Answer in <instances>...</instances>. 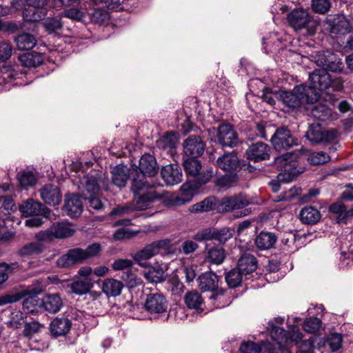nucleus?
Wrapping results in <instances>:
<instances>
[{
    "label": "nucleus",
    "instance_id": "f257e3e1",
    "mask_svg": "<svg viewBox=\"0 0 353 353\" xmlns=\"http://www.w3.org/2000/svg\"><path fill=\"white\" fill-rule=\"evenodd\" d=\"M132 190L134 194L133 203L114 208L111 212L112 215H122L133 210H145L159 198L154 187L149 185L147 181L142 179L138 181L137 179H132Z\"/></svg>",
    "mask_w": 353,
    "mask_h": 353
},
{
    "label": "nucleus",
    "instance_id": "f03ea898",
    "mask_svg": "<svg viewBox=\"0 0 353 353\" xmlns=\"http://www.w3.org/2000/svg\"><path fill=\"white\" fill-rule=\"evenodd\" d=\"M296 158V156L292 152H288L275 158L274 165L281 172L278 174L277 181L273 180L270 183L273 192H276L279 190L281 182L288 183L292 181L303 172L302 170H298L295 168L296 162L294 159Z\"/></svg>",
    "mask_w": 353,
    "mask_h": 353
},
{
    "label": "nucleus",
    "instance_id": "7ed1b4c3",
    "mask_svg": "<svg viewBox=\"0 0 353 353\" xmlns=\"http://www.w3.org/2000/svg\"><path fill=\"white\" fill-rule=\"evenodd\" d=\"M279 97L289 108H296L302 104H313L319 99V93L307 85L301 84L296 86L292 92H282Z\"/></svg>",
    "mask_w": 353,
    "mask_h": 353
},
{
    "label": "nucleus",
    "instance_id": "20e7f679",
    "mask_svg": "<svg viewBox=\"0 0 353 353\" xmlns=\"http://www.w3.org/2000/svg\"><path fill=\"white\" fill-rule=\"evenodd\" d=\"M270 325L272 328L271 336L278 345V352L273 353H291L288 346L293 343L297 344L302 339V334L297 325L290 326L288 332L272 323H270Z\"/></svg>",
    "mask_w": 353,
    "mask_h": 353
},
{
    "label": "nucleus",
    "instance_id": "39448f33",
    "mask_svg": "<svg viewBox=\"0 0 353 353\" xmlns=\"http://www.w3.org/2000/svg\"><path fill=\"white\" fill-rule=\"evenodd\" d=\"M76 232L74 226L68 221L57 222L48 229L42 230L35 234L39 241H51L54 239H66L74 235Z\"/></svg>",
    "mask_w": 353,
    "mask_h": 353
},
{
    "label": "nucleus",
    "instance_id": "423d86ee",
    "mask_svg": "<svg viewBox=\"0 0 353 353\" xmlns=\"http://www.w3.org/2000/svg\"><path fill=\"white\" fill-rule=\"evenodd\" d=\"M250 203L249 199L243 194L225 196L221 199L220 205L222 212H236V218L245 216L250 213L248 209H245Z\"/></svg>",
    "mask_w": 353,
    "mask_h": 353
},
{
    "label": "nucleus",
    "instance_id": "0eeeda50",
    "mask_svg": "<svg viewBox=\"0 0 353 353\" xmlns=\"http://www.w3.org/2000/svg\"><path fill=\"white\" fill-rule=\"evenodd\" d=\"M144 307L150 314L167 316L168 302L165 296L159 292L150 293L146 296Z\"/></svg>",
    "mask_w": 353,
    "mask_h": 353
},
{
    "label": "nucleus",
    "instance_id": "6e6552de",
    "mask_svg": "<svg viewBox=\"0 0 353 353\" xmlns=\"http://www.w3.org/2000/svg\"><path fill=\"white\" fill-rule=\"evenodd\" d=\"M19 210L24 216H43L49 219H55V217H52L49 208L32 199L23 201L19 205Z\"/></svg>",
    "mask_w": 353,
    "mask_h": 353
},
{
    "label": "nucleus",
    "instance_id": "1a4fd4ad",
    "mask_svg": "<svg viewBox=\"0 0 353 353\" xmlns=\"http://www.w3.org/2000/svg\"><path fill=\"white\" fill-rule=\"evenodd\" d=\"M271 143L276 150L281 151L296 145V140L292 137L288 129L280 128L272 135Z\"/></svg>",
    "mask_w": 353,
    "mask_h": 353
},
{
    "label": "nucleus",
    "instance_id": "9d476101",
    "mask_svg": "<svg viewBox=\"0 0 353 353\" xmlns=\"http://www.w3.org/2000/svg\"><path fill=\"white\" fill-rule=\"evenodd\" d=\"M335 130H324L319 123H312L306 133V137L313 143L328 142L337 137Z\"/></svg>",
    "mask_w": 353,
    "mask_h": 353
},
{
    "label": "nucleus",
    "instance_id": "9b49d317",
    "mask_svg": "<svg viewBox=\"0 0 353 353\" xmlns=\"http://www.w3.org/2000/svg\"><path fill=\"white\" fill-rule=\"evenodd\" d=\"M168 245L166 241H159L153 242L145 246L142 250L137 252L132 255L134 260L141 266L147 265L145 261L151 259L159 252V249Z\"/></svg>",
    "mask_w": 353,
    "mask_h": 353
},
{
    "label": "nucleus",
    "instance_id": "f8f14e48",
    "mask_svg": "<svg viewBox=\"0 0 353 353\" xmlns=\"http://www.w3.org/2000/svg\"><path fill=\"white\" fill-rule=\"evenodd\" d=\"M311 85L307 88L314 89L319 93L320 91L325 90L331 85V75L323 68L316 69L310 74Z\"/></svg>",
    "mask_w": 353,
    "mask_h": 353
},
{
    "label": "nucleus",
    "instance_id": "ddd939ff",
    "mask_svg": "<svg viewBox=\"0 0 353 353\" xmlns=\"http://www.w3.org/2000/svg\"><path fill=\"white\" fill-rule=\"evenodd\" d=\"M325 28L333 34H346L350 32V21L343 14L329 16L325 21Z\"/></svg>",
    "mask_w": 353,
    "mask_h": 353
},
{
    "label": "nucleus",
    "instance_id": "4468645a",
    "mask_svg": "<svg viewBox=\"0 0 353 353\" xmlns=\"http://www.w3.org/2000/svg\"><path fill=\"white\" fill-rule=\"evenodd\" d=\"M139 168L141 173L137 174V177H133V179H137L138 181L140 179L146 181L145 176H153L157 173L159 169L155 158L149 154H145L141 157Z\"/></svg>",
    "mask_w": 353,
    "mask_h": 353
},
{
    "label": "nucleus",
    "instance_id": "2eb2a0df",
    "mask_svg": "<svg viewBox=\"0 0 353 353\" xmlns=\"http://www.w3.org/2000/svg\"><path fill=\"white\" fill-rule=\"evenodd\" d=\"M270 147L263 142H256L250 145L246 150L247 158L254 162L268 159Z\"/></svg>",
    "mask_w": 353,
    "mask_h": 353
},
{
    "label": "nucleus",
    "instance_id": "dca6fc26",
    "mask_svg": "<svg viewBox=\"0 0 353 353\" xmlns=\"http://www.w3.org/2000/svg\"><path fill=\"white\" fill-rule=\"evenodd\" d=\"M216 137L219 143L223 146L232 147L237 143V134L230 124L220 125L217 129Z\"/></svg>",
    "mask_w": 353,
    "mask_h": 353
},
{
    "label": "nucleus",
    "instance_id": "f3484780",
    "mask_svg": "<svg viewBox=\"0 0 353 353\" xmlns=\"http://www.w3.org/2000/svg\"><path fill=\"white\" fill-rule=\"evenodd\" d=\"M85 260L86 259L83 249L74 248L59 257L57 261V264L60 268H69Z\"/></svg>",
    "mask_w": 353,
    "mask_h": 353
},
{
    "label": "nucleus",
    "instance_id": "a211bd4d",
    "mask_svg": "<svg viewBox=\"0 0 353 353\" xmlns=\"http://www.w3.org/2000/svg\"><path fill=\"white\" fill-rule=\"evenodd\" d=\"M83 196L74 194H68L65 195L64 210L67 215L71 217H78L83 212L82 199Z\"/></svg>",
    "mask_w": 353,
    "mask_h": 353
},
{
    "label": "nucleus",
    "instance_id": "6ab92c4d",
    "mask_svg": "<svg viewBox=\"0 0 353 353\" xmlns=\"http://www.w3.org/2000/svg\"><path fill=\"white\" fill-rule=\"evenodd\" d=\"M39 193L41 199L50 205H59L61 201V190L54 184L45 185L40 189Z\"/></svg>",
    "mask_w": 353,
    "mask_h": 353
},
{
    "label": "nucleus",
    "instance_id": "aec40b11",
    "mask_svg": "<svg viewBox=\"0 0 353 353\" xmlns=\"http://www.w3.org/2000/svg\"><path fill=\"white\" fill-rule=\"evenodd\" d=\"M205 150V144L200 137L190 136L183 143L185 154L190 157L201 156Z\"/></svg>",
    "mask_w": 353,
    "mask_h": 353
},
{
    "label": "nucleus",
    "instance_id": "412c9836",
    "mask_svg": "<svg viewBox=\"0 0 353 353\" xmlns=\"http://www.w3.org/2000/svg\"><path fill=\"white\" fill-rule=\"evenodd\" d=\"M161 175L168 185H174L182 180V171L177 164H170L162 168Z\"/></svg>",
    "mask_w": 353,
    "mask_h": 353
},
{
    "label": "nucleus",
    "instance_id": "4be33fe9",
    "mask_svg": "<svg viewBox=\"0 0 353 353\" xmlns=\"http://www.w3.org/2000/svg\"><path fill=\"white\" fill-rule=\"evenodd\" d=\"M288 20L294 30H301L307 26L311 17L307 11L303 9H294L288 14Z\"/></svg>",
    "mask_w": 353,
    "mask_h": 353
},
{
    "label": "nucleus",
    "instance_id": "5701e85b",
    "mask_svg": "<svg viewBox=\"0 0 353 353\" xmlns=\"http://www.w3.org/2000/svg\"><path fill=\"white\" fill-rule=\"evenodd\" d=\"M329 212L332 214V218L337 223H347L352 219V213L341 202H336L330 205Z\"/></svg>",
    "mask_w": 353,
    "mask_h": 353
},
{
    "label": "nucleus",
    "instance_id": "b1692460",
    "mask_svg": "<svg viewBox=\"0 0 353 353\" xmlns=\"http://www.w3.org/2000/svg\"><path fill=\"white\" fill-rule=\"evenodd\" d=\"M193 186L190 183H185L180 188L181 196L172 194L170 196L167 205H182L190 202L193 196Z\"/></svg>",
    "mask_w": 353,
    "mask_h": 353
},
{
    "label": "nucleus",
    "instance_id": "393cba45",
    "mask_svg": "<svg viewBox=\"0 0 353 353\" xmlns=\"http://www.w3.org/2000/svg\"><path fill=\"white\" fill-rule=\"evenodd\" d=\"M40 305L46 311L54 314L62 307L63 301L59 294H48L42 298Z\"/></svg>",
    "mask_w": 353,
    "mask_h": 353
},
{
    "label": "nucleus",
    "instance_id": "a878e982",
    "mask_svg": "<svg viewBox=\"0 0 353 353\" xmlns=\"http://www.w3.org/2000/svg\"><path fill=\"white\" fill-rule=\"evenodd\" d=\"M219 277L213 272H205L199 276L198 285L204 292H214L218 289Z\"/></svg>",
    "mask_w": 353,
    "mask_h": 353
},
{
    "label": "nucleus",
    "instance_id": "bb28decb",
    "mask_svg": "<svg viewBox=\"0 0 353 353\" xmlns=\"http://www.w3.org/2000/svg\"><path fill=\"white\" fill-rule=\"evenodd\" d=\"M112 183L119 188L124 187L129 178L130 170L126 165H118L112 171Z\"/></svg>",
    "mask_w": 353,
    "mask_h": 353
},
{
    "label": "nucleus",
    "instance_id": "cd10ccee",
    "mask_svg": "<svg viewBox=\"0 0 353 353\" xmlns=\"http://www.w3.org/2000/svg\"><path fill=\"white\" fill-rule=\"evenodd\" d=\"M216 165L223 170H234L239 167V159L233 152L225 153L216 160Z\"/></svg>",
    "mask_w": 353,
    "mask_h": 353
},
{
    "label": "nucleus",
    "instance_id": "c85d7f7f",
    "mask_svg": "<svg viewBox=\"0 0 353 353\" xmlns=\"http://www.w3.org/2000/svg\"><path fill=\"white\" fill-rule=\"evenodd\" d=\"M70 327L71 322L66 318H56L50 323V331L54 336L65 335Z\"/></svg>",
    "mask_w": 353,
    "mask_h": 353
},
{
    "label": "nucleus",
    "instance_id": "c756f323",
    "mask_svg": "<svg viewBox=\"0 0 353 353\" xmlns=\"http://www.w3.org/2000/svg\"><path fill=\"white\" fill-rule=\"evenodd\" d=\"M178 143V138L175 133L169 132L163 136L157 141V147L172 155L174 148Z\"/></svg>",
    "mask_w": 353,
    "mask_h": 353
},
{
    "label": "nucleus",
    "instance_id": "7c9ffc66",
    "mask_svg": "<svg viewBox=\"0 0 353 353\" xmlns=\"http://www.w3.org/2000/svg\"><path fill=\"white\" fill-rule=\"evenodd\" d=\"M244 276H247L256 270V259L251 254H244L239 260L238 267Z\"/></svg>",
    "mask_w": 353,
    "mask_h": 353
},
{
    "label": "nucleus",
    "instance_id": "2f4dec72",
    "mask_svg": "<svg viewBox=\"0 0 353 353\" xmlns=\"http://www.w3.org/2000/svg\"><path fill=\"white\" fill-rule=\"evenodd\" d=\"M123 284L114 279H105L102 283V291L107 296H117L120 295Z\"/></svg>",
    "mask_w": 353,
    "mask_h": 353
},
{
    "label": "nucleus",
    "instance_id": "473e14b6",
    "mask_svg": "<svg viewBox=\"0 0 353 353\" xmlns=\"http://www.w3.org/2000/svg\"><path fill=\"white\" fill-rule=\"evenodd\" d=\"M79 190H85L90 194H95L99 190V179L94 176H83L80 179Z\"/></svg>",
    "mask_w": 353,
    "mask_h": 353
},
{
    "label": "nucleus",
    "instance_id": "72a5a7b5",
    "mask_svg": "<svg viewBox=\"0 0 353 353\" xmlns=\"http://www.w3.org/2000/svg\"><path fill=\"white\" fill-rule=\"evenodd\" d=\"M17 48L19 50H28L33 48L37 44V39L33 34L22 33L14 38Z\"/></svg>",
    "mask_w": 353,
    "mask_h": 353
},
{
    "label": "nucleus",
    "instance_id": "f704fd0d",
    "mask_svg": "<svg viewBox=\"0 0 353 353\" xmlns=\"http://www.w3.org/2000/svg\"><path fill=\"white\" fill-rule=\"evenodd\" d=\"M277 237L272 232H261L255 239V244L260 250H268L274 246Z\"/></svg>",
    "mask_w": 353,
    "mask_h": 353
},
{
    "label": "nucleus",
    "instance_id": "c9c22d12",
    "mask_svg": "<svg viewBox=\"0 0 353 353\" xmlns=\"http://www.w3.org/2000/svg\"><path fill=\"white\" fill-rule=\"evenodd\" d=\"M43 241H39L30 242L24 245L21 248L17 253L21 256H28L34 254H39L42 253L46 247L42 243Z\"/></svg>",
    "mask_w": 353,
    "mask_h": 353
},
{
    "label": "nucleus",
    "instance_id": "e433bc0d",
    "mask_svg": "<svg viewBox=\"0 0 353 353\" xmlns=\"http://www.w3.org/2000/svg\"><path fill=\"white\" fill-rule=\"evenodd\" d=\"M301 221L305 224H315L321 219V213L314 207L303 208L299 214Z\"/></svg>",
    "mask_w": 353,
    "mask_h": 353
},
{
    "label": "nucleus",
    "instance_id": "4c0bfd02",
    "mask_svg": "<svg viewBox=\"0 0 353 353\" xmlns=\"http://www.w3.org/2000/svg\"><path fill=\"white\" fill-rule=\"evenodd\" d=\"M217 204L216 199L214 196H209L202 201L192 205L190 210L194 213L206 212L215 209Z\"/></svg>",
    "mask_w": 353,
    "mask_h": 353
},
{
    "label": "nucleus",
    "instance_id": "58836bf2",
    "mask_svg": "<svg viewBox=\"0 0 353 353\" xmlns=\"http://www.w3.org/2000/svg\"><path fill=\"white\" fill-rule=\"evenodd\" d=\"M225 258V250L222 248L213 247L208 248L205 251V261L219 265L223 263Z\"/></svg>",
    "mask_w": 353,
    "mask_h": 353
},
{
    "label": "nucleus",
    "instance_id": "ea45409f",
    "mask_svg": "<svg viewBox=\"0 0 353 353\" xmlns=\"http://www.w3.org/2000/svg\"><path fill=\"white\" fill-rule=\"evenodd\" d=\"M19 61L23 66L31 68L40 65L43 63V59L40 53L30 52L20 56Z\"/></svg>",
    "mask_w": 353,
    "mask_h": 353
},
{
    "label": "nucleus",
    "instance_id": "a19ab883",
    "mask_svg": "<svg viewBox=\"0 0 353 353\" xmlns=\"http://www.w3.org/2000/svg\"><path fill=\"white\" fill-rule=\"evenodd\" d=\"M185 305L191 309L199 310L203 303L201 295L195 290L188 292L184 297Z\"/></svg>",
    "mask_w": 353,
    "mask_h": 353
},
{
    "label": "nucleus",
    "instance_id": "79ce46f5",
    "mask_svg": "<svg viewBox=\"0 0 353 353\" xmlns=\"http://www.w3.org/2000/svg\"><path fill=\"white\" fill-rule=\"evenodd\" d=\"M310 114L315 119L325 120L331 116L332 110L327 105L318 103L312 108Z\"/></svg>",
    "mask_w": 353,
    "mask_h": 353
},
{
    "label": "nucleus",
    "instance_id": "37998d69",
    "mask_svg": "<svg viewBox=\"0 0 353 353\" xmlns=\"http://www.w3.org/2000/svg\"><path fill=\"white\" fill-rule=\"evenodd\" d=\"M210 300L216 308H222L231 303L229 294L223 290L214 292L210 296Z\"/></svg>",
    "mask_w": 353,
    "mask_h": 353
},
{
    "label": "nucleus",
    "instance_id": "c03bdc74",
    "mask_svg": "<svg viewBox=\"0 0 353 353\" xmlns=\"http://www.w3.org/2000/svg\"><path fill=\"white\" fill-rule=\"evenodd\" d=\"M17 179L20 185L26 189L34 186L37 181L33 172L30 171H21L19 172Z\"/></svg>",
    "mask_w": 353,
    "mask_h": 353
},
{
    "label": "nucleus",
    "instance_id": "a18cd8bd",
    "mask_svg": "<svg viewBox=\"0 0 353 353\" xmlns=\"http://www.w3.org/2000/svg\"><path fill=\"white\" fill-rule=\"evenodd\" d=\"M15 209L13 200L8 196H0V218L3 220Z\"/></svg>",
    "mask_w": 353,
    "mask_h": 353
},
{
    "label": "nucleus",
    "instance_id": "49530a36",
    "mask_svg": "<svg viewBox=\"0 0 353 353\" xmlns=\"http://www.w3.org/2000/svg\"><path fill=\"white\" fill-rule=\"evenodd\" d=\"M46 10H36L34 8H25L23 11V17L27 21H39L46 16Z\"/></svg>",
    "mask_w": 353,
    "mask_h": 353
},
{
    "label": "nucleus",
    "instance_id": "de8ad7c7",
    "mask_svg": "<svg viewBox=\"0 0 353 353\" xmlns=\"http://www.w3.org/2000/svg\"><path fill=\"white\" fill-rule=\"evenodd\" d=\"M183 167L186 173L193 176H196L201 169V163L196 157H190L184 160Z\"/></svg>",
    "mask_w": 353,
    "mask_h": 353
},
{
    "label": "nucleus",
    "instance_id": "09e8293b",
    "mask_svg": "<svg viewBox=\"0 0 353 353\" xmlns=\"http://www.w3.org/2000/svg\"><path fill=\"white\" fill-rule=\"evenodd\" d=\"M244 276L240 270L237 268L232 269L225 275V281L230 288H236L241 283Z\"/></svg>",
    "mask_w": 353,
    "mask_h": 353
},
{
    "label": "nucleus",
    "instance_id": "8fccbe9b",
    "mask_svg": "<svg viewBox=\"0 0 353 353\" xmlns=\"http://www.w3.org/2000/svg\"><path fill=\"white\" fill-rule=\"evenodd\" d=\"M144 277L150 282L159 283L164 279V272L160 268H151L143 272Z\"/></svg>",
    "mask_w": 353,
    "mask_h": 353
},
{
    "label": "nucleus",
    "instance_id": "3c124183",
    "mask_svg": "<svg viewBox=\"0 0 353 353\" xmlns=\"http://www.w3.org/2000/svg\"><path fill=\"white\" fill-rule=\"evenodd\" d=\"M92 286V284L90 281L78 280L71 283L70 288L73 293L83 295L88 292Z\"/></svg>",
    "mask_w": 353,
    "mask_h": 353
},
{
    "label": "nucleus",
    "instance_id": "603ef678",
    "mask_svg": "<svg viewBox=\"0 0 353 353\" xmlns=\"http://www.w3.org/2000/svg\"><path fill=\"white\" fill-rule=\"evenodd\" d=\"M328 62L323 69L326 71L330 70L334 72H340L342 71L343 68V63L341 60L336 57V56L334 54L330 55V58H328Z\"/></svg>",
    "mask_w": 353,
    "mask_h": 353
},
{
    "label": "nucleus",
    "instance_id": "864d4df0",
    "mask_svg": "<svg viewBox=\"0 0 353 353\" xmlns=\"http://www.w3.org/2000/svg\"><path fill=\"white\" fill-rule=\"evenodd\" d=\"M343 336L339 333H332L326 338V343L332 352L339 350L342 346Z\"/></svg>",
    "mask_w": 353,
    "mask_h": 353
},
{
    "label": "nucleus",
    "instance_id": "5fc2aeb1",
    "mask_svg": "<svg viewBox=\"0 0 353 353\" xmlns=\"http://www.w3.org/2000/svg\"><path fill=\"white\" fill-rule=\"evenodd\" d=\"M237 181L236 174H225L215 181V184L221 188H230Z\"/></svg>",
    "mask_w": 353,
    "mask_h": 353
},
{
    "label": "nucleus",
    "instance_id": "6e6d98bb",
    "mask_svg": "<svg viewBox=\"0 0 353 353\" xmlns=\"http://www.w3.org/2000/svg\"><path fill=\"white\" fill-rule=\"evenodd\" d=\"M19 268V263L15 262L10 265L2 263H0V279L4 283L8 279V275L14 270Z\"/></svg>",
    "mask_w": 353,
    "mask_h": 353
},
{
    "label": "nucleus",
    "instance_id": "4d7b16f0",
    "mask_svg": "<svg viewBox=\"0 0 353 353\" xmlns=\"http://www.w3.org/2000/svg\"><path fill=\"white\" fill-rule=\"evenodd\" d=\"M46 30L49 33L55 32L61 29L63 22L59 18H48L43 23Z\"/></svg>",
    "mask_w": 353,
    "mask_h": 353
},
{
    "label": "nucleus",
    "instance_id": "13d9d810",
    "mask_svg": "<svg viewBox=\"0 0 353 353\" xmlns=\"http://www.w3.org/2000/svg\"><path fill=\"white\" fill-rule=\"evenodd\" d=\"M321 325V321L316 318H310L303 323V329L305 332L310 333H315L319 331Z\"/></svg>",
    "mask_w": 353,
    "mask_h": 353
},
{
    "label": "nucleus",
    "instance_id": "bf43d9fd",
    "mask_svg": "<svg viewBox=\"0 0 353 353\" xmlns=\"http://www.w3.org/2000/svg\"><path fill=\"white\" fill-rule=\"evenodd\" d=\"M90 17L92 21L97 23H104L110 18L108 12L101 8L95 9L92 13H90Z\"/></svg>",
    "mask_w": 353,
    "mask_h": 353
},
{
    "label": "nucleus",
    "instance_id": "052dcab7",
    "mask_svg": "<svg viewBox=\"0 0 353 353\" xmlns=\"http://www.w3.org/2000/svg\"><path fill=\"white\" fill-rule=\"evenodd\" d=\"M312 8L315 12L323 14L329 10L330 2L329 0H312Z\"/></svg>",
    "mask_w": 353,
    "mask_h": 353
},
{
    "label": "nucleus",
    "instance_id": "680f3d73",
    "mask_svg": "<svg viewBox=\"0 0 353 353\" xmlns=\"http://www.w3.org/2000/svg\"><path fill=\"white\" fill-rule=\"evenodd\" d=\"M330 157L324 152H312L308 157V161L311 164L318 165L327 162Z\"/></svg>",
    "mask_w": 353,
    "mask_h": 353
},
{
    "label": "nucleus",
    "instance_id": "e2e57ef3",
    "mask_svg": "<svg viewBox=\"0 0 353 353\" xmlns=\"http://www.w3.org/2000/svg\"><path fill=\"white\" fill-rule=\"evenodd\" d=\"M233 235V230L224 228L219 230L214 229V239L220 243H225L230 239Z\"/></svg>",
    "mask_w": 353,
    "mask_h": 353
},
{
    "label": "nucleus",
    "instance_id": "0e129e2a",
    "mask_svg": "<svg viewBox=\"0 0 353 353\" xmlns=\"http://www.w3.org/2000/svg\"><path fill=\"white\" fill-rule=\"evenodd\" d=\"M194 239L199 241L214 239V228L202 230L194 235Z\"/></svg>",
    "mask_w": 353,
    "mask_h": 353
},
{
    "label": "nucleus",
    "instance_id": "69168bd1",
    "mask_svg": "<svg viewBox=\"0 0 353 353\" xmlns=\"http://www.w3.org/2000/svg\"><path fill=\"white\" fill-rule=\"evenodd\" d=\"M12 53V46L9 43L0 41V61H4L8 59Z\"/></svg>",
    "mask_w": 353,
    "mask_h": 353
},
{
    "label": "nucleus",
    "instance_id": "338daca9",
    "mask_svg": "<svg viewBox=\"0 0 353 353\" xmlns=\"http://www.w3.org/2000/svg\"><path fill=\"white\" fill-rule=\"evenodd\" d=\"M214 175L212 168H208L203 170L202 172L199 171V174H196V180L200 184H205L209 182Z\"/></svg>",
    "mask_w": 353,
    "mask_h": 353
},
{
    "label": "nucleus",
    "instance_id": "774afa93",
    "mask_svg": "<svg viewBox=\"0 0 353 353\" xmlns=\"http://www.w3.org/2000/svg\"><path fill=\"white\" fill-rule=\"evenodd\" d=\"M261 347L254 342H245L240 347L241 353H260Z\"/></svg>",
    "mask_w": 353,
    "mask_h": 353
}]
</instances>
